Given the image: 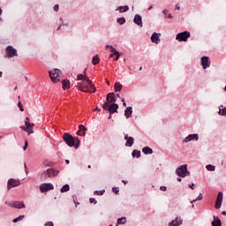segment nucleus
I'll use <instances>...</instances> for the list:
<instances>
[{
    "mask_svg": "<svg viewBox=\"0 0 226 226\" xmlns=\"http://www.w3.org/2000/svg\"><path fill=\"white\" fill-rule=\"evenodd\" d=\"M87 72V69H85L83 72V74H78L77 80H81V82L85 83H79L78 85V87L79 88V91H82L83 93H96V88L93 85V82L89 78L86 77V73Z\"/></svg>",
    "mask_w": 226,
    "mask_h": 226,
    "instance_id": "1",
    "label": "nucleus"
},
{
    "mask_svg": "<svg viewBox=\"0 0 226 226\" xmlns=\"http://www.w3.org/2000/svg\"><path fill=\"white\" fill-rule=\"evenodd\" d=\"M63 140L69 146V147H75V149L80 147V139L79 138H73L72 134L68 132L64 133Z\"/></svg>",
    "mask_w": 226,
    "mask_h": 226,
    "instance_id": "2",
    "label": "nucleus"
},
{
    "mask_svg": "<svg viewBox=\"0 0 226 226\" xmlns=\"http://www.w3.org/2000/svg\"><path fill=\"white\" fill-rule=\"evenodd\" d=\"M57 174H59V170H56L52 168H49V169L46 170L45 171H43V173L41 176V179L42 181H47V179H49V177H56V176H57Z\"/></svg>",
    "mask_w": 226,
    "mask_h": 226,
    "instance_id": "3",
    "label": "nucleus"
},
{
    "mask_svg": "<svg viewBox=\"0 0 226 226\" xmlns=\"http://www.w3.org/2000/svg\"><path fill=\"white\" fill-rule=\"evenodd\" d=\"M176 174L178 177H186L190 176V171L188 170V164H183L177 167L176 170Z\"/></svg>",
    "mask_w": 226,
    "mask_h": 226,
    "instance_id": "4",
    "label": "nucleus"
},
{
    "mask_svg": "<svg viewBox=\"0 0 226 226\" xmlns=\"http://www.w3.org/2000/svg\"><path fill=\"white\" fill-rule=\"evenodd\" d=\"M62 73L61 70L56 68L49 71V75L52 82H59V77H61Z\"/></svg>",
    "mask_w": 226,
    "mask_h": 226,
    "instance_id": "5",
    "label": "nucleus"
},
{
    "mask_svg": "<svg viewBox=\"0 0 226 226\" xmlns=\"http://www.w3.org/2000/svg\"><path fill=\"white\" fill-rule=\"evenodd\" d=\"M4 203L10 206V207H15L16 209H24L26 207V205L22 201L6 200Z\"/></svg>",
    "mask_w": 226,
    "mask_h": 226,
    "instance_id": "6",
    "label": "nucleus"
},
{
    "mask_svg": "<svg viewBox=\"0 0 226 226\" xmlns=\"http://www.w3.org/2000/svg\"><path fill=\"white\" fill-rule=\"evenodd\" d=\"M5 54L9 59H11V57H16L17 56H19L17 49L13 48V46H7L5 48Z\"/></svg>",
    "mask_w": 226,
    "mask_h": 226,
    "instance_id": "7",
    "label": "nucleus"
},
{
    "mask_svg": "<svg viewBox=\"0 0 226 226\" xmlns=\"http://www.w3.org/2000/svg\"><path fill=\"white\" fill-rule=\"evenodd\" d=\"M191 34L188 31H184L181 33H178L176 35L177 41H188V38H190Z\"/></svg>",
    "mask_w": 226,
    "mask_h": 226,
    "instance_id": "8",
    "label": "nucleus"
},
{
    "mask_svg": "<svg viewBox=\"0 0 226 226\" xmlns=\"http://www.w3.org/2000/svg\"><path fill=\"white\" fill-rule=\"evenodd\" d=\"M190 142H199V135L197 133L188 134L183 140V144H188Z\"/></svg>",
    "mask_w": 226,
    "mask_h": 226,
    "instance_id": "9",
    "label": "nucleus"
},
{
    "mask_svg": "<svg viewBox=\"0 0 226 226\" xmlns=\"http://www.w3.org/2000/svg\"><path fill=\"white\" fill-rule=\"evenodd\" d=\"M200 64L202 66V70H207V68L211 67V58L207 56H201Z\"/></svg>",
    "mask_w": 226,
    "mask_h": 226,
    "instance_id": "10",
    "label": "nucleus"
},
{
    "mask_svg": "<svg viewBox=\"0 0 226 226\" xmlns=\"http://www.w3.org/2000/svg\"><path fill=\"white\" fill-rule=\"evenodd\" d=\"M15 186H20V180L10 178L7 182V190H11V188H15Z\"/></svg>",
    "mask_w": 226,
    "mask_h": 226,
    "instance_id": "11",
    "label": "nucleus"
},
{
    "mask_svg": "<svg viewBox=\"0 0 226 226\" xmlns=\"http://www.w3.org/2000/svg\"><path fill=\"white\" fill-rule=\"evenodd\" d=\"M49 190H54V185L49 183L40 185V191L41 192V193H45V192H49Z\"/></svg>",
    "mask_w": 226,
    "mask_h": 226,
    "instance_id": "12",
    "label": "nucleus"
},
{
    "mask_svg": "<svg viewBox=\"0 0 226 226\" xmlns=\"http://www.w3.org/2000/svg\"><path fill=\"white\" fill-rule=\"evenodd\" d=\"M160 36H162L161 33L154 32L150 37L152 43H155V45H158L160 43V41H162L160 40Z\"/></svg>",
    "mask_w": 226,
    "mask_h": 226,
    "instance_id": "13",
    "label": "nucleus"
},
{
    "mask_svg": "<svg viewBox=\"0 0 226 226\" xmlns=\"http://www.w3.org/2000/svg\"><path fill=\"white\" fill-rule=\"evenodd\" d=\"M183 225V218L176 217L174 220L169 222V226H181Z\"/></svg>",
    "mask_w": 226,
    "mask_h": 226,
    "instance_id": "14",
    "label": "nucleus"
},
{
    "mask_svg": "<svg viewBox=\"0 0 226 226\" xmlns=\"http://www.w3.org/2000/svg\"><path fill=\"white\" fill-rule=\"evenodd\" d=\"M124 140H126L125 142V146L126 147H132V146H133V142H135V139H133V137H130L128 136V134H124Z\"/></svg>",
    "mask_w": 226,
    "mask_h": 226,
    "instance_id": "15",
    "label": "nucleus"
},
{
    "mask_svg": "<svg viewBox=\"0 0 226 226\" xmlns=\"http://www.w3.org/2000/svg\"><path fill=\"white\" fill-rule=\"evenodd\" d=\"M86 132H87V128L84 126V124H80L76 135H79V137H86Z\"/></svg>",
    "mask_w": 226,
    "mask_h": 226,
    "instance_id": "16",
    "label": "nucleus"
},
{
    "mask_svg": "<svg viewBox=\"0 0 226 226\" xmlns=\"http://www.w3.org/2000/svg\"><path fill=\"white\" fill-rule=\"evenodd\" d=\"M107 102H109L110 104L116 103L117 102V98L116 97V94L114 93H109L108 94L106 97Z\"/></svg>",
    "mask_w": 226,
    "mask_h": 226,
    "instance_id": "17",
    "label": "nucleus"
},
{
    "mask_svg": "<svg viewBox=\"0 0 226 226\" xmlns=\"http://www.w3.org/2000/svg\"><path fill=\"white\" fill-rule=\"evenodd\" d=\"M118 109H119V104L113 102L109 105V114H116L117 113Z\"/></svg>",
    "mask_w": 226,
    "mask_h": 226,
    "instance_id": "18",
    "label": "nucleus"
},
{
    "mask_svg": "<svg viewBox=\"0 0 226 226\" xmlns=\"http://www.w3.org/2000/svg\"><path fill=\"white\" fill-rule=\"evenodd\" d=\"M133 22L136 26L142 27V16H140V14H136L134 16Z\"/></svg>",
    "mask_w": 226,
    "mask_h": 226,
    "instance_id": "19",
    "label": "nucleus"
},
{
    "mask_svg": "<svg viewBox=\"0 0 226 226\" xmlns=\"http://www.w3.org/2000/svg\"><path fill=\"white\" fill-rule=\"evenodd\" d=\"M132 114H133V107L129 106L124 109V116L126 119H130V117H132Z\"/></svg>",
    "mask_w": 226,
    "mask_h": 226,
    "instance_id": "20",
    "label": "nucleus"
},
{
    "mask_svg": "<svg viewBox=\"0 0 226 226\" xmlns=\"http://www.w3.org/2000/svg\"><path fill=\"white\" fill-rule=\"evenodd\" d=\"M129 10L130 7L128 5H124L117 7L116 11H119L120 13H125V11H128Z\"/></svg>",
    "mask_w": 226,
    "mask_h": 226,
    "instance_id": "21",
    "label": "nucleus"
},
{
    "mask_svg": "<svg viewBox=\"0 0 226 226\" xmlns=\"http://www.w3.org/2000/svg\"><path fill=\"white\" fill-rule=\"evenodd\" d=\"M212 226H222V220L220 218L214 216V220L211 222Z\"/></svg>",
    "mask_w": 226,
    "mask_h": 226,
    "instance_id": "22",
    "label": "nucleus"
},
{
    "mask_svg": "<svg viewBox=\"0 0 226 226\" xmlns=\"http://www.w3.org/2000/svg\"><path fill=\"white\" fill-rule=\"evenodd\" d=\"M63 26H65L66 27H68V21H64L63 19V18H60L59 19V26L57 27V31H59V29H63Z\"/></svg>",
    "mask_w": 226,
    "mask_h": 226,
    "instance_id": "23",
    "label": "nucleus"
},
{
    "mask_svg": "<svg viewBox=\"0 0 226 226\" xmlns=\"http://www.w3.org/2000/svg\"><path fill=\"white\" fill-rule=\"evenodd\" d=\"M142 153H144V154H153V148L149 147H144L142 148Z\"/></svg>",
    "mask_w": 226,
    "mask_h": 226,
    "instance_id": "24",
    "label": "nucleus"
},
{
    "mask_svg": "<svg viewBox=\"0 0 226 226\" xmlns=\"http://www.w3.org/2000/svg\"><path fill=\"white\" fill-rule=\"evenodd\" d=\"M124 223H126V217H120L117 219L116 226L124 225Z\"/></svg>",
    "mask_w": 226,
    "mask_h": 226,
    "instance_id": "25",
    "label": "nucleus"
},
{
    "mask_svg": "<svg viewBox=\"0 0 226 226\" xmlns=\"http://www.w3.org/2000/svg\"><path fill=\"white\" fill-rule=\"evenodd\" d=\"M222 107H223V106L219 107L218 115L226 117V107H224V108H222Z\"/></svg>",
    "mask_w": 226,
    "mask_h": 226,
    "instance_id": "26",
    "label": "nucleus"
},
{
    "mask_svg": "<svg viewBox=\"0 0 226 226\" xmlns=\"http://www.w3.org/2000/svg\"><path fill=\"white\" fill-rule=\"evenodd\" d=\"M61 193H66V192H70V185L65 184L61 189Z\"/></svg>",
    "mask_w": 226,
    "mask_h": 226,
    "instance_id": "27",
    "label": "nucleus"
},
{
    "mask_svg": "<svg viewBox=\"0 0 226 226\" xmlns=\"http://www.w3.org/2000/svg\"><path fill=\"white\" fill-rule=\"evenodd\" d=\"M132 158H140V150L134 149L132 153Z\"/></svg>",
    "mask_w": 226,
    "mask_h": 226,
    "instance_id": "28",
    "label": "nucleus"
},
{
    "mask_svg": "<svg viewBox=\"0 0 226 226\" xmlns=\"http://www.w3.org/2000/svg\"><path fill=\"white\" fill-rule=\"evenodd\" d=\"M207 170H208L209 172H215L216 170V166L213 165V164H207L206 166Z\"/></svg>",
    "mask_w": 226,
    "mask_h": 226,
    "instance_id": "29",
    "label": "nucleus"
},
{
    "mask_svg": "<svg viewBox=\"0 0 226 226\" xmlns=\"http://www.w3.org/2000/svg\"><path fill=\"white\" fill-rule=\"evenodd\" d=\"M121 89H123V85L119 82L115 83V93H119Z\"/></svg>",
    "mask_w": 226,
    "mask_h": 226,
    "instance_id": "30",
    "label": "nucleus"
},
{
    "mask_svg": "<svg viewBox=\"0 0 226 226\" xmlns=\"http://www.w3.org/2000/svg\"><path fill=\"white\" fill-rule=\"evenodd\" d=\"M222 202H223L222 199H217L215 201V209H220V207H222Z\"/></svg>",
    "mask_w": 226,
    "mask_h": 226,
    "instance_id": "31",
    "label": "nucleus"
},
{
    "mask_svg": "<svg viewBox=\"0 0 226 226\" xmlns=\"http://www.w3.org/2000/svg\"><path fill=\"white\" fill-rule=\"evenodd\" d=\"M62 86L64 89H66V87H70V80L69 79L62 80Z\"/></svg>",
    "mask_w": 226,
    "mask_h": 226,
    "instance_id": "32",
    "label": "nucleus"
},
{
    "mask_svg": "<svg viewBox=\"0 0 226 226\" xmlns=\"http://www.w3.org/2000/svg\"><path fill=\"white\" fill-rule=\"evenodd\" d=\"M106 49H110L109 52H111V54L109 55V57H113L116 56V52L112 50V49H116V48H114V46L106 45Z\"/></svg>",
    "mask_w": 226,
    "mask_h": 226,
    "instance_id": "33",
    "label": "nucleus"
},
{
    "mask_svg": "<svg viewBox=\"0 0 226 226\" xmlns=\"http://www.w3.org/2000/svg\"><path fill=\"white\" fill-rule=\"evenodd\" d=\"M117 24H119L120 26H123L124 24H126V19L124 17L122 18H118L117 19Z\"/></svg>",
    "mask_w": 226,
    "mask_h": 226,
    "instance_id": "34",
    "label": "nucleus"
},
{
    "mask_svg": "<svg viewBox=\"0 0 226 226\" xmlns=\"http://www.w3.org/2000/svg\"><path fill=\"white\" fill-rule=\"evenodd\" d=\"M98 63H100V58L98 57V55L93 56L92 58V64L96 65L98 64Z\"/></svg>",
    "mask_w": 226,
    "mask_h": 226,
    "instance_id": "35",
    "label": "nucleus"
},
{
    "mask_svg": "<svg viewBox=\"0 0 226 226\" xmlns=\"http://www.w3.org/2000/svg\"><path fill=\"white\" fill-rule=\"evenodd\" d=\"M102 109L104 110H109V109H110V102L109 101L104 102L103 105H102Z\"/></svg>",
    "mask_w": 226,
    "mask_h": 226,
    "instance_id": "36",
    "label": "nucleus"
},
{
    "mask_svg": "<svg viewBox=\"0 0 226 226\" xmlns=\"http://www.w3.org/2000/svg\"><path fill=\"white\" fill-rule=\"evenodd\" d=\"M113 52H115V59L114 61H117V59H119V57H121V53H119V51H117V49H112Z\"/></svg>",
    "mask_w": 226,
    "mask_h": 226,
    "instance_id": "37",
    "label": "nucleus"
},
{
    "mask_svg": "<svg viewBox=\"0 0 226 226\" xmlns=\"http://www.w3.org/2000/svg\"><path fill=\"white\" fill-rule=\"evenodd\" d=\"M162 13H163L164 15H166L168 19H173L172 14L169 13V10L164 9V10L162 11Z\"/></svg>",
    "mask_w": 226,
    "mask_h": 226,
    "instance_id": "38",
    "label": "nucleus"
},
{
    "mask_svg": "<svg viewBox=\"0 0 226 226\" xmlns=\"http://www.w3.org/2000/svg\"><path fill=\"white\" fill-rule=\"evenodd\" d=\"M25 124L26 126H34V124H31V122H29V117H26V119H25Z\"/></svg>",
    "mask_w": 226,
    "mask_h": 226,
    "instance_id": "39",
    "label": "nucleus"
},
{
    "mask_svg": "<svg viewBox=\"0 0 226 226\" xmlns=\"http://www.w3.org/2000/svg\"><path fill=\"white\" fill-rule=\"evenodd\" d=\"M21 220H24V215H19V217L14 218L12 220V222H13V223H17L18 222H20Z\"/></svg>",
    "mask_w": 226,
    "mask_h": 226,
    "instance_id": "40",
    "label": "nucleus"
},
{
    "mask_svg": "<svg viewBox=\"0 0 226 226\" xmlns=\"http://www.w3.org/2000/svg\"><path fill=\"white\" fill-rule=\"evenodd\" d=\"M105 193V190H101V191H94V195H103Z\"/></svg>",
    "mask_w": 226,
    "mask_h": 226,
    "instance_id": "41",
    "label": "nucleus"
},
{
    "mask_svg": "<svg viewBox=\"0 0 226 226\" xmlns=\"http://www.w3.org/2000/svg\"><path fill=\"white\" fill-rule=\"evenodd\" d=\"M112 192L119 195V187H112Z\"/></svg>",
    "mask_w": 226,
    "mask_h": 226,
    "instance_id": "42",
    "label": "nucleus"
},
{
    "mask_svg": "<svg viewBox=\"0 0 226 226\" xmlns=\"http://www.w3.org/2000/svg\"><path fill=\"white\" fill-rule=\"evenodd\" d=\"M19 109L21 112H24V106H22V102L18 103Z\"/></svg>",
    "mask_w": 226,
    "mask_h": 226,
    "instance_id": "43",
    "label": "nucleus"
},
{
    "mask_svg": "<svg viewBox=\"0 0 226 226\" xmlns=\"http://www.w3.org/2000/svg\"><path fill=\"white\" fill-rule=\"evenodd\" d=\"M20 129H21V130H24V132H27V130H29V126H28V125H26V126L21 125V126H20Z\"/></svg>",
    "mask_w": 226,
    "mask_h": 226,
    "instance_id": "44",
    "label": "nucleus"
},
{
    "mask_svg": "<svg viewBox=\"0 0 226 226\" xmlns=\"http://www.w3.org/2000/svg\"><path fill=\"white\" fill-rule=\"evenodd\" d=\"M217 199H223V192H219L217 195Z\"/></svg>",
    "mask_w": 226,
    "mask_h": 226,
    "instance_id": "45",
    "label": "nucleus"
},
{
    "mask_svg": "<svg viewBox=\"0 0 226 226\" xmlns=\"http://www.w3.org/2000/svg\"><path fill=\"white\" fill-rule=\"evenodd\" d=\"M28 135H31V133H33V126H29V129L26 131Z\"/></svg>",
    "mask_w": 226,
    "mask_h": 226,
    "instance_id": "46",
    "label": "nucleus"
},
{
    "mask_svg": "<svg viewBox=\"0 0 226 226\" xmlns=\"http://www.w3.org/2000/svg\"><path fill=\"white\" fill-rule=\"evenodd\" d=\"M197 200H201L200 199H194L193 200L191 201L192 207H195V205L193 204V202H197Z\"/></svg>",
    "mask_w": 226,
    "mask_h": 226,
    "instance_id": "47",
    "label": "nucleus"
},
{
    "mask_svg": "<svg viewBox=\"0 0 226 226\" xmlns=\"http://www.w3.org/2000/svg\"><path fill=\"white\" fill-rule=\"evenodd\" d=\"M43 165H45V167H50V162L49 161H44Z\"/></svg>",
    "mask_w": 226,
    "mask_h": 226,
    "instance_id": "48",
    "label": "nucleus"
},
{
    "mask_svg": "<svg viewBox=\"0 0 226 226\" xmlns=\"http://www.w3.org/2000/svg\"><path fill=\"white\" fill-rule=\"evenodd\" d=\"M160 190H161L162 192H167V186L162 185V186L160 187Z\"/></svg>",
    "mask_w": 226,
    "mask_h": 226,
    "instance_id": "49",
    "label": "nucleus"
},
{
    "mask_svg": "<svg viewBox=\"0 0 226 226\" xmlns=\"http://www.w3.org/2000/svg\"><path fill=\"white\" fill-rule=\"evenodd\" d=\"M45 226H54V222H47L46 223H45Z\"/></svg>",
    "mask_w": 226,
    "mask_h": 226,
    "instance_id": "50",
    "label": "nucleus"
},
{
    "mask_svg": "<svg viewBox=\"0 0 226 226\" xmlns=\"http://www.w3.org/2000/svg\"><path fill=\"white\" fill-rule=\"evenodd\" d=\"M53 10H54V11H59V5H58V4H56V5L53 7Z\"/></svg>",
    "mask_w": 226,
    "mask_h": 226,
    "instance_id": "51",
    "label": "nucleus"
},
{
    "mask_svg": "<svg viewBox=\"0 0 226 226\" xmlns=\"http://www.w3.org/2000/svg\"><path fill=\"white\" fill-rule=\"evenodd\" d=\"M27 146H29V144L27 143V140H26L25 146L23 147V151H26V149H27Z\"/></svg>",
    "mask_w": 226,
    "mask_h": 226,
    "instance_id": "52",
    "label": "nucleus"
},
{
    "mask_svg": "<svg viewBox=\"0 0 226 226\" xmlns=\"http://www.w3.org/2000/svg\"><path fill=\"white\" fill-rule=\"evenodd\" d=\"M90 204H96L98 201H96V199H90Z\"/></svg>",
    "mask_w": 226,
    "mask_h": 226,
    "instance_id": "53",
    "label": "nucleus"
},
{
    "mask_svg": "<svg viewBox=\"0 0 226 226\" xmlns=\"http://www.w3.org/2000/svg\"><path fill=\"white\" fill-rule=\"evenodd\" d=\"M189 188H191V190H195V184L189 185Z\"/></svg>",
    "mask_w": 226,
    "mask_h": 226,
    "instance_id": "54",
    "label": "nucleus"
},
{
    "mask_svg": "<svg viewBox=\"0 0 226 226\" xmlns=\"http://www.w3.org/2000/svg\"><path fill=\"white\" fill-rule=\"evenodd\" d=\"M24 167H25V172L26 174H27V172L29 171V170L27 169V164H24Z\"/></svg>",
    "mask_w": 226,
    "mask_h": 226,
    "instance_id": "55",
    "label": "nucleus"
},
{
    "mask_svg": "<svg viewBox=\"0 0 226 226\" xmlns=\"http://www.w3.org/2000/svg\"><path fill=\"white\" fill-rule=\"evenodd\" d=\"M121 102H123V106L126 107V102L124 101V98H122Z\"/></svg>",
    "mask_w": 226,
    "mask_h": 226,
    "instance_id": "56",
    "label": "nucleus"
},
{
    "mask_svg": "<svg viewBox=\"0 0 226 226\" xmlns=\"http://www.w3.org/2000/svg\"><path fill=\"white\" fill-rule=\"evenodd\" d=\"M73 202H74L76 207L79 206V204H80V203H79V201H77V200H73Z\"/></svg>",
    "mask_w": 226,
    "mask_h": 226,
    "instance_id": "57",
    "label": "nucleus"
},
{
    "mask_svg": "<svg viewBox=\"0 0 226 226\" xmlns=\"http://www.w3.org/2000/svg\"><path fill=\"white\" fill-rule=\"evenodd\" d=\"M197 199H204V196L202 195V193H200L197 197Z\"/></svg>",
    "mask_w": 226,
    "mask_h": 226,
    "instance_id": "58",
    "label": "nucleus"
},
{
    "mask_svg": "<svg viewBox=\"0 0 226 226\" xmlns=\"http://www.w3.org/2000/svg\"><path fill=\"white\" fill-rule=\"evenodd\" d=\"M175 8H176V10H181V7L177 4H176Z\"/></svg>",
    "mask_w": 226,
    "mask_h": 226,
    "instance_id": "59",
    "label": "nucleus"
},
{
    "mask_svg": "<svg viewBox=\"0 0 226 226\" xmlns=\"http://www.w3.org/2000/svg\"><path fill=\"white\" fill-rule=\"evenodd\" d=\"M151 10H153V5H150V6L147 8V11H151Z\"/></svg>",
    "mask_w": 226,
    "mask_h": 226,
    "instance_id": "60",
    "label": "nucleus"
},
{
    "mask_svg": "<svg viewBox=\"0 0 226 226\" xmlns=\"http://www.w3.org/2000/svg\"><path fill=\"white\" fill-rule=\"evenodd\" d=\"M94 110H98L100 112L102 110V108L95 107Z\"/></svg>",
    "mask_w": 226,
    "mask_h": 226,
    "instance_id": "61",
    "label": "nucleus"
},
{
    "mask_svg": "<svg viewBox=\"0 0 226 226\" xmlns=\"http://www.w3.org/2000/svg\"><path fill=\"white\" fill-rule=\"evenodd\" d=\"M177 181L181 182V181H183V179L181 178V177H178L177 178Z\"/></svg>",
    "mask_w": 226,
    "mask_h": 226,
    "instance_id": "62",
    "label": "nucleus"
},
{
    "mask_svg": "<svg viewBox=\"0 0 226 226\" xmlns=\"http://www.w3.org/2000/svg\"><path fill=\"white\" fill-rule=\"evenodd\" d=\"M222 215L223 216H226V211H222Z\"/></svg>",
    "mask_w": 226,
    "mask_h": 226,
    "instance_id": "63",
    "label": "nucleus"
},
{
    "mask_svg": "<svg viewBox=\"0 0 226 226\" xmlns=\"http://www.w3.org/2000/svg\"><path fill=\"white\" fill-rule=\"evenodd\" d=\"M108 119H112V114L109 113Z\"/></svg>",
    "mask_w": 226,
    "mask_h": 226,
    "instance_id": "64",
    "label": "nucleus"
}]
</instances>
